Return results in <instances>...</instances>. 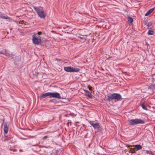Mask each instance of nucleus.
I'll return each instance as SVG.
<instances>
[{
  "mask_svg": "<svg viewBox=\"0 0 155 155\" xmlns=\"http://www.w3.org/2000/svg\"><path fill=\"white\" fill-rule=\"evenodd\" d=\"M128 21L130 23H132L133 22V19L132 18L129 17L128 18Z\"/></svg>",
  "mask_w": 155,
  "mask_h": 155,
  "instance_id": "nucleus-15",
  "label": "nucleus"
},
{
  "mask_svg": "<svg viewBox=\"0 0 155 155\" xmlns=\"http://www.w3.org/2000/svg\"><path fill=\"white\" fill-rule=\"evenodd\" d=\"M48 137H49L48 136H45L43 138V139L44 141L46 139L48 138Z\"/></svg>",
  "mask_w": 155,
  "mask_h": 155,
  "instance_id": "nucleus-20",
  "label": "nucleus"
},
{
  "mask_svg": "<svg viewBox=\"0 0 155 155\" xmlns=\"http://www.w3.org/2000/svg\"><path fill=\"white\" fill-rule=\"evenodd\" d=\"M64 70L67 72H79L80 69L78 68L71 67H65Z\"/></svg>",
  "mask_w": 155,
  "mask_h": 155,
  "instance_id": "nucleus-6",
  "label": "nucleus"
},
{
  "mask_svg": "<svg viewBox=\"0 0 155 155\" xmlns=\"http://www.w3.org/2000/svg\"><path fill=\"white\" fill-rule=\"evenodd\" d=\"M148 22H145L144 23V24L145 25H146L147 26V25H148Z\"/></svg>",
  "mask_w": 155,
  "mask_h": 155,
  "instance_id": "nucleus-25",
  "label": "nucleus"
},
{
  "mask_svg": "<svg viewBox=\"0 0 155 155\" xmlns=\"http://www.w3.org/2000/svg\"><path fill=\"white\" fill-rule=\"evenodd\" d=\"M5 140H4L3 141H5Z\"/></svg>",
  "mask_w": 155,
  "mask_h": 155,
  "instance_id": "nucleus-30",
  "label": "nucleus"
},
{
  "mask_svg": "<svg viewBox=\"0 0 155 155\" xmlns=\"http://www.w3.org/2000/svg\"><path fill=\"white\" fill-rule=\"evenodd\" d=\"M32 41L34 44L38 45L41 41V37L38 36V35L34 34L33 37Z\"/></svg>",
  "mask_w": 155,
  "mask_h": 155,
  "instance_id": "nucleus-5",
  "label": "nucleus"
},
{
  "mask_svg": "<svg viewBox=\"0 0 155 155\" xmlns=\"http://www.w3.org/2000/svg\"><path fill=\"white\" fill-rule=\"evenodd\" d=\"M141 106L142 108L144 110H147L148 109L147 107L145 105V104H144V103H143L140 105Z\"/></svg>",
  "mask_w": 155,
  "mask_h": 155,
  "instance_id": "nucleus-17",
  "label": "nucleus"
},
{
  "mask_svg": "<svg viewBox=\"0 0 155 155\" xmlns=\"http://www.w3.org/2000/svg\"><path fill=\"white\" fill-rule=\"evenodd\" d=\"M6 51V50H5V53Z\"/></svg>",
  "mask_w": 155,
  "mask_h": 155,
  "instance_id": "nucleus-29",
  "label": "nucleus"
},
{
  "mask_svg": "<svg viewBox=\"0 0 155 155\" xmlns=\"http://www.w3.org/2000/svg\"><path fill=\"white\" fill-rule=\"evenodd\" d=\"M154 33V31L153 30H150L148 31V32L147 33V34L148 35H153Z\"/></svg>",
  "mask_w": 155,
  "mask_h": 155,
  "instance_id": "nucleus-13",
  "label": "nucleus"
},
{
  "mask_svg": "<svg viewBox=\"0 0 155 155\" xmlns=\"http://www.w3.org/2000/svg\"><path fill=\"white\" fill-rule=\"evenodd\" d=\"M151 77H152V79L153 81H155V73L154 74H152L151 75Z\"/></svg>",
  "mask_w": 155,
  "mask_h": 155,
  "instance_id": "nucleus-19",
  "label": "nucleus"
},
{
  "mask_svg": "<svg viewBox=\"0 0 155 155\" xmlns=\"http://www.w3.org/2000/svg\"><path fill=\"white\" fill-rule=\"evenodd\" d=\"M155 8H153L150 9L145 14V16H147L149 15L154 10Z\"/></svg>",
  "mask_w": 155,
  "mask_h": 155,
  "instance_id": "nucleus-10",
  "label": "nucleus"
},
{
  "mask_svg": "<svg viewBox=\"0 0 155 155\" xmlns=\"http://www.w3.org/2000/svg\"><path fill=\"white\" fill-rule=\"evenodd\" d=\"M153 23L152 22H149L148 24V25H147V26L148 28L149 27L152 26Z\"/></svg>",
  "mask_w": 155,
  "mask_h": 155,
  "instance_id": "nucleus-18",
  "label": "nucleus"
},
{
  "mask_svg": "<svg viewBox=\"0 0 155 155\" xmlns=\"http://www.w3.org/2000/svg\"><path fill=\"white\" fill-rule=\"evenodd\" d=\"M128 124L130 126H134L137 124H143L145 123L144 120L141 119L136 118L128 120Z\"/></svg>",
  "mask_w": 155,
  "mask_h": 155,
  "instance_id": "nucleus-3",
  "label": "nucleus"
},
{
  "mask_svg": "<svg viewBox=\"0 0 155 155\" xmlns=\"http://www.w3.org/2000/svg\"><path fill=\"white\" fill-rule=\"evenodd\" d=\"M54 97L58 98V99H61V97L60 94L58 92H50V98Z\"/></svg>",
  "mask_w": 155,
  "mask_h": 155,
  "instance_id": "nucleus-7",
  "label": "nucleus"
},
{
  "mask_svg": "<svg viewBox=\"0 0 155 155\" xmlns=\"http://www.w3.org/2000/svg\"><path fill=\"white\" fill-rule=\"evenodd\" d=\"M54 100V99H53V100H51V101H52V102H54L53 101Z\"/></svg>",
  "mask_w": 155,
  "mask_h": 155,
  "instance_id": "nucleus-27",
  "label": "nucleus"
},
{
  "mask_svg": "<svg viewBox=\"0 0 155 155\" xmlns=\"http://www.w3.org/2000/svg\"><path fill=\"white\" fill-rule=\"evenodd\" d=\"M87 35H79V36H78V37L80 38L81 39L83 40V41L84 42L86 40V39L84 37H83L81 36H87Z\"/></svg>",
  "mask_w": 155,
  "mask_h": 155,
  "instance_id": "nucleus-12",
  "label": "nucleus"
},
{
  "mask_svg": "<svg viewBox=\"0 0 155 155\" xmlns=\"http://www.w3.org/2000/svg\"><path fill=\"white\" fill-rule=\"evenodd\" d=\"M37 35H38V36H40V35H41L42 34V32H39L38 33L36 34Z\"/></svg>",
  "mask_w": 155,
  "mask_h": 155,
  "instance_id": "nucleus-22",
  "label": "nucleus"
},
{
  "mask_svg": "<svg viewBox=\"0 0 155 155\" xmlns=\"http://www.w3.org/2000/svg\"><path fill=\"white\" fill-rule=\"evenodd\" d=\"M88 122L92 126L94 129L97 130H100L101 129V126L99 123L98 122H95L94 121H91L88 120Z\"/></svg>",
  "mask_w": 155,
  "mask_h": 155,
  "instance_id": "nucleus-4",
  "label": "nucleus"
},
{
  "mask_svg": "<svg viewBox=\"0 0 155 155\" xmlns=\"http://www.w3.org/2000/svg\"><path fill=\"white\" fill-rule=\"evenodd\" d=\"M84 91L85 92V94L86 96L88 97H90L91 95V93L89 91L86 90H84Z\"/></svg>",
  "mask_w": 155,
  "mask_h": 155,
  "instance_id": "nucleus-11",
  "label": "nucleus"
},
{
  "mask_svg": "<svg viewBox=\"0 0 155 155\" xmlns=\"http://www.w3.org/2000/svg\"><path fill=\"white\" fill-rule=\"evenodd\" d=\"M149 89H155V84H151L148 87Z\"/></svg>",
  "mask_w": 155,
  "mask_h": 155,
  "instance_id": "nucleus-16",
  "label": "nucleus"
},
{
  "mask_svg": "<svg viewBox=\"0 0 155 155\" xmlns=\"http://www.w3.org/2000/svg\"><path fill=\"white\" fill-rule=\"evenodd\" d=\"M0 54H5V52H3V51H0Z\"/></svg>",
  "mask_w": 155,
  "mask_h": 155,
  "instance_id": "nucleus-26",
  "label": "nucleus"
},
{
  "mask_svg": "<svg viewBox=\"0 0 155 155\" xmlns=\"http://www.w3.org/2000/svg\"><path fill=\"white\" fill-rule=\"evenodd\" d=\"M35 10L36 11L39 17L41 18H44L46 16L43 8L41 6H33Z\"/></svg>",
  "mask_w": 155,
  "mask_h": 155,
  "instance_id": "nucleus-2",
  "label": "nucleus"
},
{
  "mask_svg": "<svg viewBox=\"0 0 155 155\" xmlns=\"http://www.w3.org/2000/svg\"><path fill=\"white\" fill-rule=\"evenodd\" d=\"M3 18L5 19H10L9 18L8 16H6V17L4 16Z\"/></svg>",
  "mask_w": 155,
  "mask_h": 155,
  "instance_id": "nucleus-21",
  "label": "nucleus"
},
{
  "mask_svg": "<svg viewBox=\"0 0 155 155\" xmlns=\"http://www.w3.org/2000/svg\"><path fill=\"white\" fill-rule=\"evenodd\" d=\"M47 96H49L50 98V92H47L42 94L41 96L40 97L41 98H45Z\"/></svg>",
  "mask_w": 155,
  "mask_h": 155,
  "instance_id": "nucleus-9",
  "label": "nucleus"
},
{
  "mask_svg": "<svg viewBox=\"0 0 155 155\" xmlns=\"http://www.w3.org/2000/svg\"><path fill=\"white\" fill-rule=\"evenodd\" d=\"M3 129L5 133H8V128L7 124L6 123L4 124Z\"/></svg>",
  "mask_w": 155,
  "mask_h": 155,
  "instance_id": "nucleus-8",
  "label": "nucleus"
},
{
  "mask_svg": "<svg viewBox=\"0 0 155 155\" xmlns=\"http://www.w3.org/2000/svg\"><path fill=\"white\" fill-rule=\"evenodd\" d=\"M126 146L128 147H129V145H126Z\"/></svg>",
  "mask_w": 155,
  "mask_h": 155,
  "instance_id": "nucleus-28",
  "label": "nucleus"
},
{
  "mask_svg": "<svg viewBox=\"0 0 155 155\" xmlns=\"http://www.w3.org/2000/svg\"><path fill=\"white\" fill-rule=\"evenodd\" d=\"M7 133H4V136L6 137H8V135H7Z\"/></svg>",
  "mask_w": 155,
  "mask_h": 155,
  "instance_id": "nucleus-24",
  "label": "nucleus"
},
{
  "mask_svg": "<svg viewBox=\"0 0 155 155\" xmlns=\"http://www.w3.org/2000/svg\"><path fill=\"white\" fill-rule=\"evenodd\" d=\"M134 146L137 148L138 150H140L142 149V147L139 144L134 145Z\"/></svg>",
  "mask_w": 155,
  "mask_h": 155,
  "instance_id": "nucleus-14",
  "label": "nucleus"
},
{
  "mask_svg": "<svg viewBox=\"0 0 155 155\" xmlns=\"http://www.w3.org/2000/svg\"><path fill=\"white\" fill-rule=\"evenodd\" d=\"M92 87L90 86H89V89L90 91H91L92 90Z\"/></svg>",
  "mask_w": 155,
  "mask_h": 155,
  "instance_id": "nucleus-23",
  "label": "nucleus"
},
{
  "mask_svg": "<svg viewBox=\"0 0 155 155\" xmlns=\"http://www.w3.org/2000/svg\"><path fill=\"white\" fill-rule=\"evenodd\" d=\"M122 99L120 94H119L114 93L107 94L106 101L108 102H110L114 100H116L117 101H121Z\"/></svg>",
  "mask_w": 155,
  "mask_h": 155,
  "instance_id": "nucleus-1",
  "label": "nucleus"
}]
</instances>
